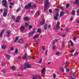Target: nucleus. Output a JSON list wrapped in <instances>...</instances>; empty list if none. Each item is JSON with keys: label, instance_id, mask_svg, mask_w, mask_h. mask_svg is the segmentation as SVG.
<instances>
[{"label": "nucleus", "instance_id": "nucleus-40", "mask_svg": "<svg viewBox=\"0 0 79 79\" xmlns=\"http://www.w3.org/2000/svg\"><path fill=\"white\" fill-rule=\"evenodd\" d=\"M77 14L78 15H79V9L77 10Z\"/></svg>", "mask_w": 79, "mask_h": 79}, {"label": "nucleus", "instance_id": "nucleus-30", "mask_svg": "<svg viewBox=\"0 0 79 79\" xmlns=\"http://www.w3.org/2000/svg\"><path fill=\"white\" fill-rule=\"evenodd\" d=\"M21 10V8L19 7V9H17L16 10L17 13H18V12H19V11H20V10Z\"/></svg>", "mask_w": 79, "mask_h": 79}, {"label": "nucleus", "instance_id": "nucleus-13", "mask_svg": "<svg viewBox=\"0 0 79 79\" xmlns=\"http://www.w3.org/2000/svg\"><path fill=\"white\" fill-rule=\"evenodd\" d=\"M26 69V65L25 64L24 65L22 66L21 68V70H23V69Z\"/></svg>", "mask_w": 79, "mask_h": 79}, {"label": "nucleus", "instance_id": "nucleus-2", "mask_svg": "<svg viewBox=\"0 0 79 79\" xmlns=\"http://www.w3.org/2000/svg\"><path fill=\"white\" fill-rule=\"evenodd\" d=\"M44 12L46 11L47 10V7L49 6V3L48 0H46L45 1V4L44 5Z\"/></svg>", "mask_w": 79, "mask_h": 79}, {"label": "nucleus", "instance_id": "nucleus-52", "mask_svg": "<svg viewBox=\"0 0 79 79\" xmlns=\"http://www.w3.org/2000/svg\"><path fill=\"white\" fill-rule=\"evenodd\" d=\"M64 45H65L64 42H62V46H63V47H64Z\"/></svg>", "mask_w": 79, "mask_h": 79}, {"label": "nucleus", "instance_id": "nucleus-50", "mask_svg": "<svg viewBox=\"0 0 79 79\" xmlns=\"http://www.w3.org/2000/svg\"><path fill=\"white\" fill-rule=\"evenodd\" d=\"M59 8H60V10H64V9L63 8V7H60Z\"/></svg>", "mask_w": 79, "mask_h": 79}, {"label": "nucleus", "instance_id": "nucleus-11", "mask_svg": "<svg viewBox=\"0 0 79 79\" xmlns=\"http://www.w3.org/2000/svg\"><path fill=\"white\" fill-rule=\"evenodd\" d=\"M7 35H6V36L7 37H10V31L9 30L7 31Z\"/></svg>", "mask_w": 79, "mask_h": 79}, {"label": "nucleus", "instance_id": "nucleus-7", "mask_svg": "<svg viewBox=\"0 0 79 79\" xmlns=\"http://www.w3.org/2000/svg\"><path fill=\"white\" fill-rule=\"evenodd\" d=\"M6 0H3L2 1V3L3 5L4 6V7H6Z\"/></svg>", "mask_w": 79, "mask_h": 79}, {"label": "nucleus", "instance_id": "nucleus-62", "mask_svg": "<svg viewBox=\"0 0 79 79\" xmlns=\"http://www.w3.org/2000/svg\"><path fill=\"white\" fill-rule=\"evenodd\" d=\"M53 77L54 78H55L56 77V75L55 74H54L53 75Z\"/></svg>", "mask_w": 79, "mask_h": 79}, {"label": "nucleus", "instance_id": "nucleus-43", "mask_svg": "<svg viewBox=\"0 0 79 79\" xmlns=\"http://www.w3.org/2000/svg\"><path fill=\"white\" fill-rule=\"evenodd\" d=\"M37 32H41V29H38L37 30Z\"/></svg>", "mask_w": 79, "mask_h": 79}, {"label": "nucleus", "instance_id": "nucleus-57", "mask_svg": "<svg viewBox=\"0 0 79 79\" xmlns=\"http://www.w3.org/2000/svg\"><path fill=\"white\" fill-rule=\"evenodd\" d=\"M76 22H77V23L79 24V19H77V20Z\"/></svg>", "mask_w": 79, "mask_h": 79}, {"label": "nucleus", "instance_id": "nucleus-46", "mask_svg": "<svg viewBox=\"0 0 79 79\" xmlns=\"http://www.w3.org/2000/svg\"><path fill=\"white\" fill-rule=\"evenodd\" d=\"M14 49V48H13V47H12L10 48V50H11V51H13Z\"/></svg>", "mask_w": 79, "mask_h": 79}, {"label": "nucleus", "instance_id": "nucleus-29", "mask_svg": "<svg viewBox=\"0 0 79 79\" xmlns=\"http://www.w3.org/2000/svg\"><path fill=\"white\" fill-rule=\"evenodd\" d=\"M11 69H12V70H15V69H16V67H15V66H12L11 67Z\"/></svg>", "mask_w": 79, "mask_h": 79}, {"label": "nucleus", "instance_id": "nucleus-3", "mask_svg": "<svg viewBox=\"0 0 79 79\" xmlns=\"http://www.w3.org/2000/svg\"><path fill=\"white\" fill-rule=\"evenodd\" d=\"M45 72V68H44L41 70V76L42 77H44Z\"/></svg>", "mask_w": 79, "mask_h": 79}, {"label": "nucleus", "instance_id": "nucleus-19", "mask_svg": "<svg viewBox=\"0 0 79 79\" xmlns=\"http://www.w3.org/2000/svg\"><path fill=\"white\" fill-rule=\"evenodd\" d=\"M24 19L25 21H29V18L27 17H26Z\"/></svg>", "mask_w": 79, "mask_h": 79}, {"label": "nucleus", "instance_id": "nucleus-22", "mask_svg": "<svg viewBox=\"0 0 79 79\" xmlns=\"http://www.w3.org/2000/svg\"><path fill=\"white\" fill-rule=\"evenodd\" d=\"M59 69L60 71H64V68L61 67H60Z\"/></svg>", "mask_w": 79, "mask_h": 79}, {"label": "nucleus", "instance_id": "nucleus-18", "mask_svg": "<svg viewBox=\"0 0 79 79\" xmlns=\"http://www.w3.org/2000/svg\"><path fill=\"white\" fill-rule=\"evenodd\" d=\"M18 43H20L22 44V43H23L24 42L23 41V40L21 39H19L18 41Z\"/></svg>", "mask_w": 79, "mask_h": 79}, {"label": "nucleus", "instance_id": "nucleus-4", "mask_svg": "<svg viewBox=\"0 0 79 79\" xmlns=\"http://www.w3.org/2000/svg\"><path fill=\"white\" fill-rule=\"evenodd\" d=\"M33 79H41L42 78L40 75H36L34 76L32 78Z\"/></svg>", "mask_w": 79, "mask_h": 79}, {"label": "nucleus", "instance_id": "nucleus-25", "mask_svg": "<svg viewBox=\"0 0 79 79\" xmlns=\"http://www.w3.org/2000/svg\"><path fill=\"white\" fill-rule=\"evenodd\" d=\"M6 56L8 60H10V57H11V56H10L8 54H6Z\"/></svg>", "mask_w": 79, "mask_h": 79}, {"label": "nucleus", "instance_id": "nucleus-14", "mask_svg": "<svg viewBox=\"0 0 79 79\" xmlns=\"http://www.w3.org/2000/svg\"><path fill=\"white\" fill-rule=\"evenodd\" d=\"M19 29L21 32H23L24 30V27L21 26L20 27Z\"/></svg>", "mask_w": 79, "mask_h": 79}, {"label": "nucleus", "instance_id": "nucleus-35", "mask_svg": "<svg viewBox=\"0 0 79 79\" xmlns=\"http://www.w3.org/2000/svg\"><path fill=\"white\" fill-rule=\"evenodd\" d=\"M28 26H29V24H28L27 23H25V26H26V27H28Z\"/></svg>", "mask_w": 79, "mask_h": 79}, {"label": "nucleus", "instance_id": "nucleus-54", "mask_svg": "<svg viewBox=\"0 0 79 79\" xmlns=\"http://www.w3.org/2000/svg\"><path fill=\"white\" fill-rule=\"evenodd\" d=\"M17 60H18V61H20L21 59H20V58L19 57V58H18L17 59Z\"/></svg>", "mask_w": 79, "mask_h": 79}, {"label": "nucleus", "instance_id": "nucleus-47", "mask_svg": "<svg viewBox=\"0 0 79 79\" xmlns=\"http://www.w3.org/2000/svg\"><path fill=\"white\" fill-rule=\"evenodd\" d=\"M58 15H59L58 12H57L56 14V16L57 17H58Z\"/></svg>", "mask_w": 79, "mask_h": 79}, {"label": "nucleus", "instance_id": "nucleus-24", "mask_svg": "<svg viewBox=\"0 0 79 79\" xmlns=\"http://www.w3.org/2000/svg\"><path fill=\"white\" fill-rule=\"evenodd\" d=\"M44 29L45 30H47V24H46L44 25Z\"/></svg>", "mask_w": 79, "mask_h": 79}, {"label": "nucleus", "instance_id": "nucleus-55", "mask_svg": "<svg viewBox=\"0 0 79 79\" xmlns=\"http://www.w3.org/2000/svg\"><path fill=\"white\" fill-rule=\"evenodd\" d=\"M27 44H26L25 45V48H27Z\"/></svg>", "mask_w": 79, "mask_h": 79}, {"label": "nucleus", "instance_id": "nucleus-34", "mask_svg": "<svg viewBox=\"0 0 79 79\" xmlns=\"http://www.w3.org/2000/svg\"><path fill=\"white\" fill-rule=\"evenodd\" d=\"M70 73L72 74V75L73 76H75V74H74V72L73 71H71L70 72Z\"/></svg>", "mask_w": 79, "mask_h": 79}, {"label": "nucleus", "instance_id": "nucleus-20", "mask_svg": "<svg viewBox=\"0 0 79 79\" xmlns=\"http://www.w3.org/2000/svg\"><path fill=\"white\" fill-rule=\"evenodd\" d=\"M4 31V30H2V31L0 33V38L2 37V36L3 35V32Z\"/></svg>", "mask_w": 79, "mask_h": 79}, {"label": "nucleus", "instance_id": "nucleus-53", "mask_svg": "<svg viewBox=\"0 0 79 79\" xmlns=\"http://www.w3.org/2000/svg\"><path fill=\"white\" fill-rule=\"evenodd\" d=\"M66 35H63L62 36V37H66Z\"/></svg>", "mask_w": 79, "mask_h": 79}, {"label": "nucleus", "instance_id": "nucleus-51", "mask_svg": "<svg viewBox=\"0 0 79 79\" xmlns=\"http://www.w3.org/2000/svg\"><path fill=\"white\" fill-rule=\"evenodd\" d=\"M59 54H60L59 52H57L56 53V55H59Z\"/></svg>", "mask_w": 79, "mask_h": 79}, {"label": "nucleus", "instance_id": "nucleus-33", "mask_svg": "<svg viewBox=\"0 0 79 79\" xmlns=\"http://www.w3.org/2000/svg\"><path fill=\"white\" fill-rule=\"evenodd\" d=\"M66 69V73H69V69H66V67H65Z\"/></svg>", "mask_w": 79, "mask_h": 79}, {"label": "nucleus", "instance_id": "nucleus-45", "mask_svg": "<svg viewBox=\"0 0 79 79\" xmlns=\"http://www.w3.org/2000/svg\"><path fill=\"white\" fill-rule=\"evenodd\" d=\"M18 49H16L15 51V53H18Z\"/></svg>", "mask_w": 79, "mask_h": 79}, {"label": "nucleus", "instance_id": "nucleus-59", "mask_svg": "<svg viewBox=\"0 0 79 79\" xmlns=\"http://www.w3.org/2000/svg\"><path fill=\"white\" fill-rule=\"evenodd\" d=\"M76 37H73V39L74 40H76Z\"/></svg>", "mask_w": 79, "mask_h": 79}, {"label": "nucleus", "instance_id": "nucleus-1", "mask_svg": "<svg viewBox=\"0 0 79 79\" xmlns=\"http://www.w3.org/2000/svg\"><path fill=\"white\" fill-rule=\"evenodd\" d=\"M31 7H33V8H36V4H33L32 5L31 3H28L27 5H26L25 7V8L26 9H29Z\"/></svg>", "mask_w": 79, "mask_h": 79}, {"label": "nucleus", "instance_id": "nucleus-60", "mask_svg": "<svg viewBox=\"0 0 79 79\" xmlns=\"http://www.w3.org/2000/svg\"><path fill=\"white\" fill-rule=\"evenodd\" d=\"M68 13H69V11H68L66 10L65 11V13H66V14H68Z\"/></svg>", "mask_w": 79, "mask_h": 79}, {"label": "nucleus", "instance_id": "nucleus-17", "mask_svg": "<svg viewBox=\"0 0 79 79\" xmlns=\"http://www.w3.org/2000/svg\"><path fill=\"white\" fill-rule=\"evenodd\" d=\"M34 33H35V31H33L31 33H29V36L31 37V36L33 35L34 34Z\"/></svg>", "mask_w": 79, "mask_h": 79}, {"label": "nucleus", "instance_id": "nucleus-27", "mask_svg": "<svg viewBox=\"0 0 79 79\" xmlns=\"http://www.w3.org/2000/svg\"><path fill=\"white\" fill-rule=\"evenodd\" d=\"M18 39H19V36L16 37L15 40L14 41V42H16V41H17V40H18Z\"/></svg>", "mask_w": 79, "mask_h": 79}, {"label": "nucleus", "instance_id": "nucleus-61", "mask_svg": "<svg viewBox=\"0 0 79 79\" xmlns=\"http://www.w3.org/2000/svg\"><path fill=\"white\" fill-rule=\"evenodd\" d=\"M48 52V51H46V52H45V55H47V52Z\"/></svg>", "mask_w": 79, "mask_h": 79}, {"label": "nucleus", "instance_id": "nucleus-26", "mask_svg": "<svg viewBox=\"0 0 79 79\" xmlns=\"http://www.w3.org/2000/svg\"><path fill=\"white\" fill-rule=\"evenodd\" d=\"M72 15H73V16H74V15H75V10H72Z\"/></svg>", "mask_w": 79, "mask_h": 79}, {"label": "nucleus", "instance_id": "nucleus-39", "mask_svg": "<svg viewBox=\"0 0 79 79\" xmlns=\"http://www.w3.org/2000/svg\"><path fill=\"white\" fill-rule=\"evenodd\" d=\"M69 4H67L66 5V8H68L69 7Z\"/></svg>", "mask_w": 79, "mask_h": 79}, {"label": "nucleus", "instance_id": "nucleus-10", "mask_svg": "<svg viewBox=\"0 0 79 79\" xmlns=\"http://www.w3.org/2000/svg\"><path fill=\"white\" fill-rule=\"evenodd\" d=\"M53 45L52 46V49L53 50H55L56 49V46L55 45V42L54 41H53Z\"/></svg>", "mask_w": 79, "mask_h": 79}, {"label": "nucleus", "instance_id": "nucleus-23", "mask_svg": "<svg viewBox=\"0 0 79 79\" xmlns=\"http://www.w3.org/2000/svg\"><path fill=\"white\" fill-rule=\"evenodd\" d=\"M39 35H35V36L33 38V39H37L38 38V37H39Z\"/></svg>", "mask_w": 79, "mask_h": 79}, {"label": "nucleus", "instance_id": "nucleus-5", "mask_svg": "<svg viewBox=\"0 0 79 79\" xmlns=\"http://www.w3.org/2000/svg\"><path fill=\"white\" fill-rule=\"evenodd\" d=\"M25 64L27 68H31L32 67L31 64H29L28 63H25Z\"/></svg>", "mask_w": 79, "mask_h": 79}, {"label": "nucleus", "instance_id": "nucleus-36", "mask_svg": "<svg viewBox=\"0 0 79 79\" xmlns=\"http://www.w3.org/2000/svg\"><path fill=\"white\" fill-rule=\"evenodd\" d=\"M2 66H5L6 65V63H4V62H2Z\"/></svg>", "mask_w": 79, "mask_h": 79}, {"label": "nucleus", "instance_id": "nucleus-37", "mask_svg": "<svg viewBox=\"0 0 79 79\" xmlns=\"http://www.w3.org/2000/svg\"><path fill=\"white\" fill-rule=\"evenodd\" d=\"M78 55V52H76L75 53H74V56H77Z\"/></svg>", "mask_w": 79, "mask_h": 79}, {"label": "nucleus", "instance_id": "nucleus-15", "mask_svg": "<svg viewBox=\"0 0 79 79\" xmlns=\"http://www.w3.org/2000/svg\"><path fill=\"white\" fill-rule=\"evenodd\" d=\"M26 58H29V56L27 55V54L26 53H25L24 55V57L23 58V59L24 60H26Z\"/></svg>", "mask_w": 79, "mask_h": 79}, {"label": "nucleus", "instance_id": "nucleus-42", "mask_svg": "<svg viewBox=\"0 0 79 79\" xmlns=\"http://www.w3.org/2000/svg\"><path fill=\"white\" fill-rule=\"evenodd\" d=\"M74 52V49H73L70 51V53H73Z\"/></svg>", "mask_w": 79, "mask_h": 79}, {"label": "nucleus", "instance_id": "nucleus-56", "mask_svg": "<svg viewBox=\"0 0 79 79\" xmlns=\"http://www.w3.org/2000/svg\"><path fill=\"white\" fill-rule=\"evenodd\" d=\"M49 12L50 13H52V10L51 9H49Z\"/></svg>", "mask_w": 79, "mask_h": 79}, {"label": "nucleus", "instance_id": "nucleus-63", "mask_svg": "<svg viewBox=\"0 0 79 79\" xmlns=\"http://www.w3.org/2000/svg\"><path fill=\"white\" fill-rule=\"evenodd\" d=\"M41 48L43 50L45 51V48H43V47H41Z\"/></svg>", "mask_w": 79, "mask_h": 79}, {"label": "nucleus", "instance_id": "nucleus-28", "mask_svg": "<svg viewBox=\"0 0 79 79\" xmlns=\"http://www.w3.org/2000/svg\"><path fill=\"white\" fill-rule=\"evenodd\" d=\"M1 47L2 49H5V48H6V46L2 45L1 46Z\"/></svg>", "mask_w": 79, "mask_h": 79}, {"label": "nucleus", "instance_id": "nucleus-49", "mask_svg": "<svg viewBox=\"0 0 79 79\" xmlns=\"http://www.w3.org/2000/svg\"><path fill=\"white\" fill-rule=\"evenodd\" d=\"M59 10V9L58 8H56L55 9V10L56 11H58V10Z\"/></svg>", "mask_w": 79, "mask_h": 79}, {"label": "nucleus", "instance_id": "nucleus-6", "mask_svg": "<svg viewBox=\"0 0 79 79\" xmlns=\"http://www.w3.org/2000/svg\"><path fill=\"white\" fill-rule=\"evenodd\" d=\"M8 13V10L4 9V13H3V16L4 17H5L6 16V15H7V14Z\"/></svg>", "mask_w": 79, "mask_h": 79}, {"label": "nucleus", "instance_id": "nucleus-16", "mask_svg": "<svg viewBox=\"0 0 79 79\" xmlns=\"http://www.w3.org/2000/svg\"><path fill=\"white\" fill-rule=\"evenodd\" d=\"M45 19H43L42 21L40 22V25H43L45 24Z\"/></svg>", "mask_w": 79, "mask_h": 79}, {"label": "nucleus", "instance_id": "nucleus-12", "mask_svg": "<svg viewBox=\"0 0 79 79\" xmlns=\"http://www.w3.org/2000/svg\"><path fill=\"white\" fill-rule=\"evenodd\" d=\"M20 18H21V17H20V16H18L17 17V18H16V20H15V22L16 23H18Z\"/></svg>", "mask_w": 79, "mask_h": 79}, {"label": "nucleus", "instance_id": "nucleus-41", "mask_svg": "<svg viewBox=\"0 0 79 79\" xmlns=\"http://www.w3.org/2000/svg\"><path fill=\"white\" fill-rule=\"evenodd\" d=\"M39 15H40V12H38L36 13V15L39 16Z\"/></svg>", "mask_w": 79, "mask_h": 79}, {"label": "nucleus", "instance_id": "nucleus-48", "mask_svg": "<svg viewBox=\"0 0 79 79\" xmlns=\"http://www.w3.org/2000/svg\"><path fill=\"white\" fill-rule=\"evenodd\" d=\"M28 27L30 29H31V28H32V25H29V26H28Z\"/></svg>", "mask_w": 79, "mask_h": 79}, {"label": "nucleus", "instance_id": "nucleus-8", "mask_svg": "<svg viewBox=\"0 0 79 79\" xmlns=\"http://www.w3.org/2000/svg\"><path fill=\"white\" fill-rule=\"evenodd\" d=\"M60 26V23H57L56 25V28H55V29L57 31H58V30H60V27H59Z\"/></svg>", "mask_w": 79, "mask_h": 79}, {"label": "nucleus", "instance_id": "nucleus-58", "mask_svg": "<svg viewBox=\"0 0 79 79\" xmlns=\"http://www.w3.org/2000/svg\"><path fill=\"white\" fill-rule=\"evenodd\" d=\"M14 4H13V3H12L11 2H10V5H13Z\"/></svg>", "mask_w": 79, "mask_h": 79}, {"label": "nucleus", "instance_id": "nucleus-31", "mask_svg": "<svg viewBox=\"0 0 79 79\" xmlns=\"http://www.w3.org/2000/svg\"><path fill=\"white\" fill-rule=\"evenodd\" d=\"M69 41L71 45V46H73V42H72V41L70 40Z\"/></svg>", "mask_w": 79, "mask_h": 79}, {"label": "nucleus", "instance_id": "nucleus-9", "mask_svg": "<svg viewBox=\"0 0 79 79\" xmlns=\"http://www.w3.org/2000/svg\"><path fill=\"white\" fill-rule=\"evenodd\" d=\"M73 4H76L78 6H79V0H76L75 2H73Z\"/></svg>", "mask_w": 79, "mask_h": 79}, {"label": "nucleus", "instance_id": "nucleus-44", "mask_svg": "<svg viewBox=\"0 0 79 79\" xmlns=\"http://www.w3.org/2000/svg\"><path fill=\"white\" fill-rule=\"evenodd\" d=\"M42 59H41L39 62V63H42Z\"/></svg>", "mask_w": 79, "mask_h": 79}, {"label": "nucleus", "instance_id": "nucleus-21", "mask_svg": "<svg viewBox=\"0 0 79 79\" xmlns=\"http://www.w3.org/2000/svg\"><path fill=\"white\" fill-rule=\"evenodd\" d=\"M64 15V12L62 11L60 12V17H62Z\"/></svg>", "mask_w": 79, "mask_h": 79}, {"label": "nucleus", "instance_id": "nucleus-32", "mask_svg": "<svg viewBox=\"0 0 79 79\" xmlns=\"http://www.w3.org/2000/svg\"><path fill=\"white\" fill-rule=\"evenodd\" d=\"M54 19L56 21H57L58 20V17H56V16H54Z\"/></svg>", "mask_w": 79, "mask_h": 79}, {"label": "nucleus", "instance_id": "nucleus-38", "mask_svg": "<svg viewBox=\"0 0 79 79\" xmlns=\"http://www.w3.org/2000/svg\"><path fill=\"white\" fill-rule=\"evenodd\" d=\"M11 18H12V19H15V16L14 15H12Z\"/></svg>", "mask_w": 79, "mask_h": 79}, {"label": "nucleus", "instance_id": "nucleus-64", "mask_svg": "<svg viewBox=\"0 0 79 79\" xmlns=\"http://www.w3.org/2000/svg\"><path fill=\"white\" fill-rule=\"evenodd\" d=\"M73 18H71L70 19V21H73Z\"/></svg>", "mask_w": 79, "mask_h": 79}]
</instances>
